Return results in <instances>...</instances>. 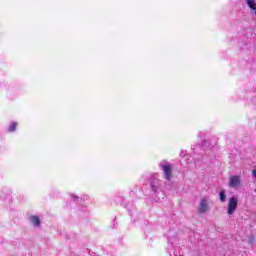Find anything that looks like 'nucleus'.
Instances as JSON below:
<instances>
[{"label":"nucleus","instance_id":"obj_1","mask_svg":"<svg viewBox=\"0 0 256 256\" xmlns=\"http://www.w3.org/2000/svg\"><path fill=\"white\" fill-rule=\"evenodd\" d=\"M238 204H239V200H237L236 197H231L228 200V208H227L228 215H233L235 211H237Z\"/></svg>","mask_w":256,"mask_h":256},{"label":"nucleus","instance_id":"obj_2","mask_svg":"<svg viewBox=\"0 0 256 256\" xmlns=\"http://www.w3.org/2000/svg\"><path fill=\"white\" fill-rule=\"evenodd\" d=\"M240 186H241V176H237V175L230 176L228 187H230V189H237V187H240Z\"/></svg>","mask_w":256,"mask_h":256},{"label":"nucleus","instance_id":"obj_3","mask_svg":"<svg viewBox=\"0 0 256 256\" xmlns=\"http://www.w3.org/2000/svg\"><path fill=\"white\" fill-rule=\"evenodd\" d=\"M209 202L207 201V199H202L199 203V208H198V213H207V210L209 209Z\"/></svg>","mask_w":256,"mask_h":256},{"label":"nucleus","instance_id":"obj_4","mask_svg":"<svg viewBox=\"0 0 256 256\" xmlns=\"http://www.w3.org/2000/svg\"><path fill=\"white\" fill-rule=\"evenodd\" d=\"M162 168L164 171L165 179H167V181H171V178L173 177L171 165L166 164V165H163Z\"/></svg>","mask_w":256,"mask_h":256},{"label":"nucleus","instance_id":"obj_5","mask_svg":"<svg viewBox=\"0 0 256 256\" xmlns=\"http://www.w3.org/2000/svg\"><path fill=\"white\" fill-rule=\"evenodd\" d=\"M30 221L34 227H39V225H41V220L37 216H31Z\"/></svg>","mask_w":256,"mask_h":256},{"label":"nucleus","instance_id":"obj_6","mask_svg":"<svg viewBox=\"0 0 256 256\" xmlns=\"http://www.w3.org/2000/svg\"><path fill=\"white\" fill-rule=\"evenodd\" d=\"M219 197L222 203H225V201H227V195L225 194V190L220 191Z\"/></svg>","mask_w":256,"mask_h":256},{"label":"nucleus","instance_id":"obj_7","mask_svg":"<svg viewBox=\"0 0 256 256\" xmlns=\"http://www.w3.org/2000/svg\"><path fill=\"white\" fill-rule=\"evenodd\" d=\"M17 129V122H12L8 128L9 133H13Z\"/></svg>","mask_w":256,"mask_h":256}]
</instances>
